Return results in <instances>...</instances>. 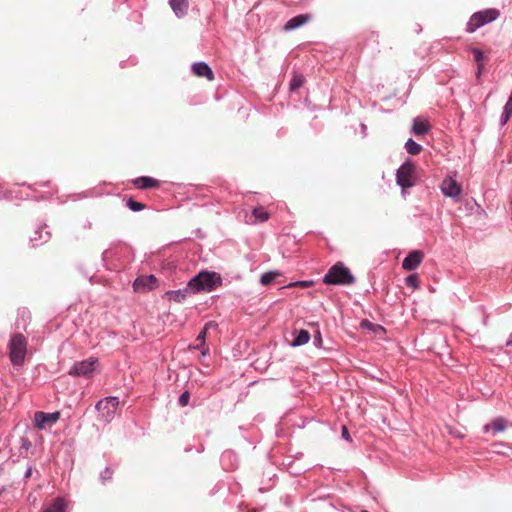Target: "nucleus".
Masks as SVG:
<instances>
[{
    "instance_id": "c85d7f7f",
    "label": "nucleus",
    "mask_w": 512,
    "mask_h": 512,
    "mask_svg": "<svg viewBox=\"0 0 512 512\" xmlns=\"http://www.w3.org/2000/svg\"><path fill=\"white\" fill-rule=\"evenodd\" d=\"M471 51L474 55V60L476 63L475 76L477 79H480V47H473Z\"/></svg>"
},
{
    "instance_id": "aec40b11",
    "label": "nucleus",
    "mask_w": 512,
    "mask_h": 512,
    "mask_svg": "<svg viewBox=\"0 0 512 512\" xmlns=\"http://www.w3.org/2000/svg\"><path fill=\"white\" fill-rule=\"evenodd\" d=\"M507 426V422L504 418L499 417L494 419L490 424H487L484 426V432L492 431L493 434H496L498 432H502L505 430Z\"/></svg>"
},
{
    "instance_id": "393cba45",
    "label": "nucleus",
    "mask_w": 512,
    "mask_h": 512,
    "mask_svg": "<svg viewBox=\"0 0 512 512\" xmlns=\"http://www.w3.org/2000/svg\"><path fill=\"white\" fill-rule=\"evenodd\" d=\"M278 276L280 272L276 270L265 272L260 277V283L264 286L270 285Z\"/></svg>"
},
{
    "instance_id": "ddd939ff",
    "label": "nucleus",
    "mask_w": 512,
    "mask_h": 512,
    "mask_svg": "<svg viewBox=\"0 0 512 512\" xmlns=\"http://www.w3.org/2000/svg\"><path fill=\"white\" fill-rule=\"evenodd\" d=\"M224 470H234L238 466V456L232 450H225L220 458Z\"/></svg>"
},
{
    "instance_id": "6ab92c4d",
    "label": "nucleus",
    "mask_w": 512,
    "mask_h": 512,
    "mask_svg": "<svg viewBox=\"0 0 512 512\" xmlns=\"http://www.w3.org/2000/svg\"><path fill=\"white\" fill-rule=\"evenodd\" d=\"M310 339L311 335L309 331L306 329H300L298 331H295L294 338L290 345L292 347H300L308 343Z\"/></svg>"
},
{
    "instance_id": "412c9836",
    "label": "nucleus",
    "mask_w": 512,
    "mask_h": 512,
    "mask_svg": "<svg viewBox=\"0 0 512 512\" xmlns=\"http://www.w3.org/2000/svg\"><path fill=\"white\" fill-rule=\"evenodd\" d=\"M67 503L64 498L57 497L42 512H66Z\"/></svg>"
},
{
    "instance_id": "8fccbe9b",
    "label": "nucleus",
    "mask_w": 512,
    "mask_h": 512,
    "mask_svg": "<svg viewBox=\"0 0 512 512\" xmlns=\"http://www.w3.org/2000/svg\"><path fill=\"white\" fill-rule=\"evenodd\" d=\"M366 129V126L364 124H362V130H365Z\"/></svg>"
},
{
    "instance_id": "c9c22d12",
    "label": "nucleus",
    "mask_w": 512,
    "mask_h": 512,
    "mask_svg": "<svg viewBox=\"0 0 512 512\" xmlns=\"http://www.w3.org/2000/svg\"><path fill=\"white\" fill-rule=\"evenodd\" d=\"M189 400H190V393H189V391L186 390L183 393H181V395L179 396L178 404L181 407H184L189 403Z\"/></svg>"
},
{
    "instance_id": "de8ad7c7",
    "label": "nucleus",
    "mask_w": 512,
    "mask_h": 512,
    "mask_svg": "<svg viewBox=\"0 0 512 512\" xmlns=\"http://www.w3.org/2000/svg\"><path fill=\"white\" fill-rule=\"evenodd\" d=\"M49 182L41 183L40 186H48Z\"/></svg>"
},
{
    "instance_id": "a18cd8bd",
    "label": "nucleus",
    "mask_w": 512,
    "mask_h": 512,
    "mask_svg": "<svg viewBox=\"0 0 512 512\" xmlns=\"http://www.w3.org/2000/svg\"><path fill=\"white\" fill-rule=\"evenodd\" d=\"M451 434H453L455 437H461L462 435L457 432L450 431Z\"/></svg>"
},
{
    "instance_id": "9d476101",
    "label": "nucleus",
    "mask_w": 512,
    "mask_h": 512,
    "mask_svg": "<svg viewBox=\"0 0 512 512\" xmlns=\"http://www.w3.org/2000/svg\"><path fill=\"white\" fill-rule=\"evenodd\" d=\"M431 130V125L427 119L417 116L412 120V126L410 128V133L416 137H421L428 134Z\"/></svg>"
},
{
    "instance_id": "423d86ee",
    "label": "nucleus",
    "mask_w": 512,
    "mask_h": 512,
    "mask_svg": "<svg viewBox=\"0 0 512 512\" xmlns=\"http://www.w3.org/2000/svg\"><path fill=\"white\" fill-rule=\"evenodd\" d=\"M414 170L415 165L410 158L403 162L396 170V183L402 190L411 188L415 185L413 180Z\"/></svg>"
},
{
    "instance_id": "c756f323",
    "label": "nucleus",
    "mask_w": 512,
    "mask_h": 512,
    "mask_svg": "<svg viewBox=\"0 0 512 512\" xmlns=\"http://www.w3.org/2000/svg\"><path fill=\"white\" fill-rule=\"evenodd\" d=\"M405 284L413 289L419 288V278L417 274H410L405 278Z\"/></svg>"
},
{
    "instance_id": "f03ea898",
    "label": "nucleus",
    "mask_w": 512,
    "mask_h": 512,
    "mask_svg": "<svg viewBox=\"0 0 512 512\" xmlns=\"http://www.w3.org/2000/svg\"><path fill=\"white\" fill-rule=\"evenodd\" d=\"M322 281L327 285L350 286L356 279L349 268L342 262H337L328 269Z\"/></svg>"
},
{
    "instance_id": "a211bd4d",
    "label": "nucleus",
    "mask_w": 512,
    "mask_h": 512,
    "mask_svg": "<svg viewBox=\"0 0 512 512\" xmlns=\"http://www.w3.org/2000/svg\"><path fill=\"white\" fill-rule=\"evenodd\" d=\"M169 5L177 18L184 17L188 12V0H169Z\"/></svg>"
},
{
    "instance_id": "473e14b6",
    "label": "nucleus",
    "mask_w": 512,
    "mask_h": 512,
    "mask_svg": "<svg viewBox=\"0 0 512 512\" xmlns=\"http://www.w3.org/2000/svg\"><path fill=\"white\" fill-rule=\"evenodd\" d=\"M511 115H512V99L509 98L504 107V111L502 114V122L506 123Z\"/></svg>"
},
{
    "instance_id": "bb28decb",
    "label": "nucleus",
    "mask_w": 512,
    "mask_h": 512,
    "mask_svg": "<svg viewBox=\"0 0 512 512\" xmlns=\"http://www.w3.org/2000/svg\"><path fill=\"white\" fill-rule=\"evenodd\" d=\"M126 207L133 212H140L145 209V204L134 200L132 197L126 200Z\"/></svg>"
},
{
    "instance_id": "7c9ffc66",
    "label": "nucleus",
    "mask_w": 512,
    "mask_h": 512,
    "mask_svg": "<svg viewBox=\"0 0 512 512\" xmlns=\"http://www.w3.org/2000/svg\"><path fill=\"white\" fill-rule=\"evenodd\" d=\"M94 195L93 190H88L81 193H73L69 195V199L72 201H79L88 197H92Z\"/></svg>"
},
{
    "instance_id": "1a4fd4ad",
    "label": "nucleus",
    "mask_w": 512,
    "mask_h": 512,
    "mask_svg": "<svg viewBox=\"0 0 512 512\" xmlns=\"http://www.w3.org/2000/svg\"><path fill=\"white\" fill-rule=\"evenodd\" d=\"M51 238L50 231L47 230V225L42 224L39 225L34 231L33 235L30 237L31 247L36 248L44 243L48 242Z\"/></svg>"
},
{
    "instance_id": "f8f14e48",
    "label": "nucleus",
    "mask_w": 512,
    "mask_h": 512,
    "mask_svg": "<svg viewBox=\"0 0 512 512\" xmlns=\"http://www.w3.org/2000/svg\"><path fill=\"white\" fill-rule=\"evenodd\" d=\"M157 285V279L154 275H142L134 280L133 287L137 292L152 290Z\"/></svg>"
},
{
    "instance_id": "a19ab883",
    "label": "nucleus",
    "mask_w": 512,
    "mask_h": 512,
    "mask_svg": "<svg viewBox=\"0 0 512 512\" xmlns=\"http://www.w3.org/2000/svg\"><path fill=\"white\" fill-rule=\"evenodd\" d=\"M193 348L196 350H200L202 355H206L208 352V348L206 347V345L204 347H202V346H200V343L195 345Z\"/></svg>"
},
{
    "instance_id": "0eeeda50",
    "label": "nucleus",
    "mask_w": 512,
    "mask_h": 512,
    "mask_svg": "<svg viewBox=\"0 0 512 512\" xmlns=\"http://www.w3.org/2000/svg\"><path fill=\"white\" fill-rule=\"evenodd\" d=\"M59 418H60L59 411H55L52 413L37 411L34 414V423L38 429L44 430L47 427H50L53 424H55L59 420Z\"/></svg>"
},
{
    "instance_id": "49530a36",
    "label": "nucleus",
    "mask_w": 512,
    "mask_h": 512,
    "mask_svg": "<svg viewBox=\"0 0 512 512\" xmlns=\"http://www.w3.org/2000/svg\"><path fill=\"white\" fill-rule=\"evenodd\" d=\"M507 346H512V336L510 337V339L507 341L506 343Z\"/></svg>"
},
{
    "instance_id": "39448f33",
    "label": "nucleus",
    "mask_w": 512,
    "mask_h": 512,
    "mask_svg": "<svg viewBox=\"0 0 512 512\" xmlns=\"http://www.w3.org/2000/svg\"><path fill=\"white\" fill-rule=\"evenodd\" d=\"M118 405V397L108 396L99 400L95 405L98 411V420L105 424L110 423L115 416Z\"/></svg>"
},
{
    "instance_id": "09e8293b",
    "label": "nucleus",
    "mask_w": 512,
    "mask_h": 512,
    "mask_svg": "<svg viewBox=\"0 0 512 512\" xmlns=\"http://www.w3.org/2000/svg\"><path fill=\"white\" fill-rule=\"evenodd\" d=\"M29 475H30V469H28L26 472V476H29Z\"/></svg>"
},
{
    "instance_id": "2eb2a0df",
    "label": "nucleus",
    "mask_w": 512,
    "mask_h": 512,
    "mask_svg": "<svg viewBox=\"0 0 512 512\" xmlns=\"http://www.w3.org/2000/svg\"><path fill=\"white\" fill-rule=\"evenodd\" d=\"M310 19H311V15H309V14L296 15L286 22V24L284 26V30L292 31V30L298 29V28L302 27L304 24H306Z\"/></svg>"
},
{
    "instance_id": "2f4dec72",
    "label": "nucleus",
    "mask_w": 512,
    "mask_h": 512,
    "mask_svg": "<svg viewBox=\"0 0 512 512\" xmlns=\"http://www.w3.org/2000/svg\"><path fill=\"white\" fill-rule=\"evenodd\" d=\"M511 115H512V99L509 98L504 107V111L502 114V122L506 123Z\"/></svg>"
},
{
    "instance_id": "f704fd0d",
    "label": "nucleus",
    "mask_w": 512,
    "mask_h": 512,
    "mask_svg": "<svg viewBox=\"0 0 512 512\" xmlns=\"http://www.w3.org/2000/svg\"><path fill=\"white\" fill-rule=\"evenodd\" d=\"M18 316L19 318L17 323L19 324V321H23L24 326H26L28 320L30 319V312L24 308L22 310H19Z\"/></svg>"
},
{
    "instance_id": "72a5a7b5",
    "label": "nucleus",
    "mask_w": 512,
    "mask_h": 512,
    "mask_svg": "<svg viewBox=\"0 0 512 512\" xmlns=\"http://www.w3.org/2000/svg\"><path fill=\"white\" fill-rule=\"evenodd\" d=\"M113 476V470L110 467H105L104 470L100 473V481L102 484H106L107 481H110Z\"/></svg>"
},
{
    "instance_id": "a878e982",
    "label": "nucleus",
    "mask_w": 512,
    "mask_h": 512,
    "mask_svg": "<svg viewBox=\"0 0 512 512\" xmlns=\"http://www.w3.org/2000/svg\"><path fill=\"white\" fill-rule=\"evenodd\" d=\"M304 80L305 79L302 74L294 73L289 83L290 91H296L297 89L302 87V85L304 84Z\"/></svg>"
},
{
    "instance_id": "9b49d317",
    "label": "nucleus",
    "mask_w": 512,
    "mask_h": 512,
    "mask_svg": "<svg viewBox=\"0 0 512 512\" xmlns=\"http://www.w3.org/2000/svg\"><path fill=\"white\" fill-rule=\"evenodd\" d=\"M423 260V252L420 250H413L407 254L402 261V268L406 271L415 270Z\"/></svg>"
},
{
    "instance_id": "f257e3e1",
    "label": "nucleus",
    "mask_w": 512,
    "mask_h": 512,
    "mask_svg": "<svg viewBox=\"0 0 512 512\" xmlns=\"http://www.w3.org/2000/svg\"><path fill=\"white\" fill-rule=\"evenodd\" d=\"M188 283L193 294L209 293L222 286L223 279L218 272L201 270Z\"/></svg>"
},
{
    "instance_id": "b1692460",
    "label": "nucleus",
    "mask_w": 512,
    "mask_h": 512,
    "mask_svg": "<svg viewBox=\"0 0 512 512\" xmlns=\"http://www.w3.org/2000/svg\"><path fill=\"white\" fill-rule=\"evenodd\" d=\"M500 15L497 9H486L482 11V26L496 20Z\"/></svg>"
},
{
    "instance_id": "f3484780",
    "label": "nucleus",
    "mask_w": 512,
    "mask_h": 512,
    "mask_svg": "<svg viewBox=\"0 0 512 512\" xmlns=\"http://www.w3.org/2000/svg\"><path fill=\"white\" fill-rule=\"evenodd\" d=\"M190 294L193 293L192 290L189 289V283H187V285L182 289L169 290L166 292L168 300L174 301L176 303L183 302L186 299V297Z\"/></svg>"
},
{
    "instance_id": "4c0bfd02",
    "label": "nucleus",
    "mask_w": 512,
    "mask_h": 512,
    "mask_svg": "<svg viewBox=\"0 0 512 512\" xmlns=\"http://www.w3.org/2000/svg\"><path fill=\"white\" fill-rule=\"evenodd\" d=\"M207 330L203 327L200 333L198 334L196 340L200 342V346H205L206 336H207Z\"/></svg>"
},
{
    "instance_id": "79ce46f5",
    "label": "nucleus",
    "mask_w": 512,
    "mask_h": 512,
    "mask_svg": "<svg viewBox=\"0 0 512 512\" xmlns=\"http://www.w3.org/2000/svg\"><path fill=\"white\" fill-rule=\"evenodd\" d=\"M30 446L31 443L29 442V440H27L26 438H22V447L25 449H29Z\"/></svg>"
},
{
    "instance_id": "dca6fc26",
    "label": "nucleus",
    "mask_w": 512,
    "mask_h": 512,
    "mask_svg": "<svg viewBox=\"0 0 512 512\" xmlns=\"http://www.w3.org/2000/svg\"><path fill=\"white\" fill-rule=\"evenodd\" d=\"M133 184L137 189H150V188H157L160 186V182L150 176H140L133 180Z\"/></svg>"
},
{
    "instance_id": "cd10ccee",
    "label": "nucleus",
    "mask_w": 512,
    "mask_h": 512,
    "mask_svg": "<svg viewBox=\"0 0 512 512\" xmlns=\"http://www.w3.org/2000/svg\"><path fill=\"white\" fill-rule=\"evenodd\" d=\"M253 216L261 222L269 219V213L263 207H255L253 209Z\"/></svg>"
},
{
    "instance_id": "37998d69",
    "label": "nucleus",
    "mask_w": 512,
    "mask_h": 512,
    "mask_svg": "<svg viewBox=\"0 0 512 512\" xmlns=\"http://www.w3.org/2000/svg\"><path fill=\"white\" fill-rule=\"evenodd\" d=\"M48 199V197L44 194L40 195L39 197L36 198V201H40V200H46Z\"/></svg>"
},
{
    "instance_id": "4468645a",
    "label": "nucleus",
    "mask_w": 512,
    "mask_h": 512,
    "mask_svg": "<svg viewBox=\"0 0 512 512\" xmlns=\"http://www.w3.org/2000/svg\"><path fill=\"white\" fill-rule=\"evenodd\" d=\"M191 70L196 76L206 77L208 80L214 79V73L211 67L204 61L193 63Z\"/></svg>"
},
{
    "instance_id": "58836bf2",
    "label": "nucleus",
    "mask_w": 512,
    "mask_h": 512,
    "mask_svg": "<svg viewBox=\"0 0 512 512\" xmlns=\"http://www.w3.org/2000/svg\"><path fill=\"white\" fill-rule=\"evenodd\" d=\"M341 436L347 442H351L352 441L350 433H349V431H348V429H347V427L345 425L342 426Z\"/></svg>"
},
{
    "instance_id": "20e7f679",
    "label": "nucleus",
    "mask_w": 512,
    "mask_h": 512,
    "mask_svg": "<svg viewBox=\"0 0 512 512\" xmlns=\"http://www.w3.org/2000/svg\"><path fill=\"white\" fill-rule=\"evenodd\" d=\"M99 366V360L96 357H90L82 361H76L70 367L68 375L74 378H86L91 379L94 376V372Z\"/></svg>"
},
{
    "instance_id": "e433bc0d",
    "label": "nucleus",
    "mask_w": 512,
    "mask_h": 512,
    "mask_svg": "<svg viewBox=\"0 0 512 512\" xmlns=\"http://www.w3.org/2000/svg\"><path fill=\"white\" fill-rule=\"evenodd\" d=\"M313 344L317 348H321L323 345V339L320 330H316L313 335Z\"/></svg>"
},
{
    "instance_id": "5701e85b",
    "label": "nucleus",
    "mask_w": 512,
    "mask_h": 512,
    "mask_svg": "<svg viewBox=\"0 0 512 512\" xmlns=\"http://www.w3.org/2000/svg\"><path fill=\"white\" fill-rule=\"evenodd\" d=\"M404 148L410 155H418L423 149L422 145L414 141L412 138H409L405 142Z\"/></svg>"
},
{
    "instance_id": "c03bdc74",
    "label": "nucleus",
    "mask_w": 512,
    "mask_h": 512,
    "mask_svg": "<svg viewBox=\"0 0 512 512\" xmlns=\"http://www.w3.org/2000/svg\"><path fill=\"white\" fill-rule=\"evenodd\" d=\"M6 491V487L5 486H2L0 488V497L2 496V494Z\"/></svg>"
},
{
    "instance_id": "7ed1b4c3",
    "label": "nucleus",
    "mask_w": 512,
    "mask_h": 512,
    "mask_svg": "<svg viewBox=\"0 0 512 512\" xmlns=\"http://www.w3.org/2000/svg\"><path fill=\"white\" fill-rule=\"evenodd\" d=\"M27 339L22 333H14L11 335L8 348L9 358L13 366H22L27 353Z\"/></svg>"
},
{
    "instance_id": "ea45409f",
    "label": "nucleus",
    "mask_w": 512,
    "mask_h": 512,
    "mask_svg": "<svg viewBox=\"0 0 512 512\" xmlns=\"http://www.w3.org/2000/svg\"><path fill=\"white\" fill-rule=\"evenodd\" d=\"M205 330H216L218 328V323L216 321H208L204 325Z\"/></svg>"
},
{
    "instance_id": "4be33fe9",
    "label": "nucleus",
    "mask_w": 512,
    "mask_h": 512,
    "mask_svg": "<svg viewBox=\"0 0 512 512\" xmlns=\"http://www.w3.org/2000/svg\"><path fill=\"white\" fill-rule=\"evenodd\" d=\"M480 28V11H476L472 14L469 21L466 24V32L473 33Z\"/></svg>"
},
{
    "instance_id": "6e6552de",
    "label": "nucleus",
    "mask_w": 512,
    "mask_h": 512,
    "mask_svg": "<svg viewBox=\"0 0 512 512\" xmlns=\"http://www.w3.org/2000/svg\"><path fill=\"white\" fill-rule=\"evenodd\" d=\"M440 190L444 196L456 200L461 193V186L454 177L447 175L440 184Z\"/></svg>"
}]
</instances>
